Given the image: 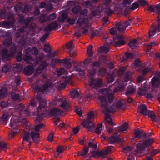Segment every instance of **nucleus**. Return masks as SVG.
Masks as SVG:
<instances>
[{"label":"nucleus","mask_w":160,"mask_h":160,"mask_svg":"<svg viewBox=\"0 0 160 160\" xmlns=\"http://www.w3.org/2000/svg\"><path fill=\"white\" fill-rule=\"evenodd\" d=\"M129 82L128 83H131L132 81L128 76H126L124 79V81L121 83V85L119 88L113 89L114 88L110 89L109 88L102 90V93L106 96H100L99 99L100 102V106L103 112H113L121 107L124 103L120 101H117L113 103L112 106L109 107L110 105L112 102L113 99V93L121 89L127 84L126 82Z\"/></svg>","instance_id":"nucleus-1"},{"label":"nucleus","mask_w":160,"mask_h":160,"mask_svg":"<svg viewBox=\"0 0 160 160\" xmlns=\"http://www.w3.org/2000/svg\"><path fill=\"white\" fill-rule=\"evenodd\" d=\"M113 0H107L105 1L102 5L103 11L106 13L107 15H109L112 13L114 10L119 11L122 9H125L123 12V15L127 16L128 14L127 11L128 7L131 3L130 0H123L122 3H120L116 6L113 4Z\"/></svg>","instance_id":"nucleus-2"},{"label":"nucleus","mask_w":160,"mask_h":160,"mask_svg":"<svg viewBox=\"0 0 160 160\" xmlns=\"http://www.w3.org/2000/svg\"><path fill=\"white\" fill-rule=\"evenodd\" d=\"M36 100H38L39 102V106L37 108V116L36 117V119L37 120H40L45 116L42 115V111L45 109V105L46 103L45 100L42 98L41 97H37L35 99L31 100L30 105L27 107V109L25 110V112L28 115H29V110L31 109V107H35L36 104Z\"/></svg>","instance_id":"nucleus-3"},{"label":"nucleus","mask_w":160,"mask_h":160,"mask_svg":"<svg viewBox=\"0 0 160 160\" xmlns=\"http://www.w3.org/2000/svg\"><path fill=\"white\" fill-rule=\"evenodd\" d=\"M43 126V124H42L38 125L36 126L34 129L30 131L28 134H25L23 138V142H30L31 140L37 142H38L39 136L38 132Z\"/></svg>","instance_id":"nucleus-4"},{"label":"nucleus","mask_w":160,"mask_h":160,"mask_svg":"<svg viewBox=\"0 0 160 160\" xmlns=\"http://www.w3.org/2000/svg\"><path fill=\"white\" fill-rule=\"evenodd\" d=\"M20 121L18 118L17 116H14L11 118L9 124L11 131L9 134V138H12L14 135L19 132L18 126Z\"/></svg>","instance_id":"nucleus-5"},{"label":"nucleus","mask_w":160,"mask_h":160,"mask_svg":"<svg viewBox=\"0 0 160 160\" xmlns=\"http://www.w3.org/2000/svg\"><path fill=\"white\" fill-rule=\"evenodd\" d=\"M95 117V113L93 111H91L88 114L87 119L82 122V125L89 131H91L94 128L92 120Z\"/></svg>","instance_id":"nucleus-6"},{"label":"nucleus","mask_w":160,"mask_h":160,"mask_svg":"<svg viewBox=\"0 0 160 160\" xmlns=\"http://www.w3.org/2000/svg\"><path fill=\"white\" fill-rule=\"evenodd\" d=\"M95 69H92L89 71V85L92 88H97L100 86L102 84V81L101 79L96 80L93 77L96 73Z\"/></svg>","instance_id":"nucleus-7"},{"label":"nucleus","mask_w":160,"mask_h":160,"mask_svg":"<svg viewBox=\"0 0 160 160\" xmlns=\"http://www.w3.org/2000/svg\"><path fill=\"white\" fill-rule=\"evenodd\" d=\"M153 142L152 139H150L145 141H141L137 145V149L135 151L136 153H142L145 151V148L149 145L152 144Z\"/></svg>","instance_id":"nucleus-8"},{"label":"nucleus","mask_w":160,"mask_h":160,"mask_svg":"<svg viewBox=\"0 0 160 160\" xmlns=\"http://www.w3.org/2000/svg\"><path fill=\"white\" fill-rule=\"evenodd\" d=\"M77 25L82 28V32L84 34L87 33L90 27L88 24V20L82 18H79L77 23Z\"/></svg>","instance_id":"nucleus-9"},{"label":"nucleus","mask_w":160,"mask_h":160,"mask_svg":"<svg viewBox=\"0 0 160 160\" xmlns=\"http://www.w3.org/2000/svg\"><path fill=\"white\" fill-rule=\"evenodd\" d=\"M52 104L54 105H58L65 109H67L69 106L68 103L63 97L55 98L53 101Z\"/></svg>","instance_id":"nucleus-10"},{"label":"nucleus","mask_w":160,"mask_h":160,"mask_svg":"<svg viewBox=\"0 0 160 160\" xmlns=\"http://www.w3.org/2000/svg\"><path fill=\"white\" fill-rule=\"evenodd\" d=\"M130 24L129 21H127L125 22H121L117 23L116 25V27L120 32H123L125 30L127 27Z\"/></svg>","instance_id":"nucleus-11"},{"label":"nucleus","mask_w":160,"mask_h":160,"mask_svg":"<svg viewBox=\"0 0 160 160\" xmlns=\"http://www.w3.org/2000/svg\"><path fill=\"white\" fill-rule=\"evenodd\" d=\"M16 50V47L13 46L12 47L11 50V53L8 54V50L6 49H4L2 51V53L3 55V58H7L9 57L12 56L15 52Z\"/></svg>","instance_id":"nucleus-12"},{"label":"nucleus","mask_w":160,"mask_h":160,"mask_svg":"<svg viewBox=\"0 0 160 160\" xmlns=\"http://www.w3.org/2000/svg\"><path fill=\"white\" fill-rule=\"evenodd\" d=\"M38 52V49L36 48H33L32 50L31 49L28 48L27 50H25V52L27 54V56H25L24 58V59L27 62H29V59L30 57L28 56V55H30L32 53L37 54Z\"/></svg>","instance_id":"nucleus-13"},{"label":"nucleus","mask_w":160,"mask_h":160,"mask_svg":"<svg viewBox=\"0 0 160 160\" xmlns=\"http://www.w3.org/2000/svg\"><path fill=\"white\" fill-rule=\"evenodd\" d=\"M71 75L69 74L68 76H65L63 79L65 80L64 82H62V83H57V87L60 88H64L66 84V83H68L70 81L71 79Z\"/></svg>","instance_id":"nucleus-14"},{"label":"nucleus","mask_w":160,"mask_h":160,"mask_svg":"<svg viewBox=\"0 0 160 160\" xmlns=\"http://www.w3.org/2000/svg\"><path fill=\"white\" fill-rule=\"evenodd\" d=\"M160 77V72H156L152 80V85L153 87L157 86L158 85Z\"/></svg>","instance_id":"nucleus-15"},{"label":"nucleus","mask_w":160,"mask_h":160,"mask_svg":"<svg viewBox=\"0 0 160 160\" xmlns=\"http://www.w3.org/2000/svg\"><path fill=\"white\" fill-rule=\"evenodd\" d=\"M56 17V15L54 14L50 15L48 17L46 15H43L40 18V22H43L48 20H52L55 19Z\"/></svg>","instance_id":"nucleus-16"},{"label":"nucleus","mask_w":160,"mask_h":160,"mask_svg":"<svg viewBox=\"0 0 160 160\" xmlns=\"http://www.w3.org/2000/svg\"><path fill=\"white\" fill-rule=\"evenodd\" d=\"M112 152L110 146L107 147V148L100 151V156L102 158H105L107 156Z\"/></svg>","instance_id":"nucleus-17"},{"label":"nucleus","mask_w":160,"mask_h":160,"mask_svg":"<svg viewBox=\"0 0 160 160\" xmlns=\"http://www.w3.org/2000/svg\"><path fill=\"white\" fill-rule=\"evenodd\" d=\"M138 111H139L141 113L146 115L148 114L147 109L145 104H141L138 108Z\"/></svg>","instance_id":"nucleus-18"},{"label":"nucleus","mask_w":160,"mask_h":160,"mask_svg":"<svg viewBox=\"0 0 160 160\" xmlns=\"http://www.w3.org/2000/svg\"><path fill=\"white\" fill-rule=\"evenodd\" d=\"M115 45L117 47H119L121 45H124L125 43L124 41L122 38L118 37L116 38L114 40Z\"/></svg>","instance_id":"nucleus-19"},{"label":"nucleus","mask_w":160,"mask_h":160,"mask_svg":"<svg viewBox=\"0 0 160 160\" xmlns=\"http://www.w3.org/2000/svg\"><path fill=\"white\" fill-rule=\"evenodd\" d=\"M120 140L118 136L117 135L111 137L108 139V142L111 144H113L116 142H118Z\"/></svg>","instance_id":"nucleus-20"},{"label":"nucleus","mask_w":160,"mask_h":160,"mask_svg":"<svg viewBox=\"0 0 160 160\" xmlns=\"http://www.w3.org/2000/svg\"><path fill=\"white\" fill-rule=\"evenodd\" d=\"M142 134V131L141 129H138L135 130L134 131V139H137L140 138Z\"/></svg>","instance_id":"nucleus-21"},{"label":"nucleus","mask_w":160,"mask_h":160,"mask_svg":"<svg viewBox=\"0 0 160 160\" xmlns=\"http://www.w3.org/2000/svg\"><path fill=\"white\" fill-rule=\"evenodd\" d=\"M62 113V111L58 108H54L51 110L49 112V114L53 115H58L61 114Z\"/></svg>","instance_id":"nucleus-22"},{"label":"nucleus","mask_w":160,"mask_h":160,"mask_svg":"<svg viewBox=\"0 0 160 160\" xmlns=\"http://www.w3.org/2000/svg\"><path fill=\"white\" fill-rule=\"evenodd\" d=\"M33 70V67L31 66H28L25 68L24 72L25 74L29 75L32 73Z\"/></svg>","instance_id":"nucleus-23"},{"label":"nucleus","mask_w":160,"mask_h":160,"mask_svg":"<svg viewBox=\"0 0 160 160\" xmlns=\"http://www.w3.org/2000/svg\"><path fill=\"white\" fill-rule=\"evenodd\" d=\"M70 95L73 98H78L80 96L79 91L76 90L72 91L70 92Z\"/></svg>","instance_id":"nucleus-24"},{"label":"nucleus","mask_w":160,"mask_h":160,"mask_svg":"<svg viewBox=\"0 0 160 160\" xmlns=\"http://www.w3.org/2000/svg\"><path fill=\"white\" fill-rule=\"evenodd\" d=\"M58 25L57 22L52 23L49 24L47 27H46V29L47 31H50L52 29H55L58 27Z\"/></svg>","instance_id":"nucleus-25"},{"label":"nucleus","mask_w":160,"mask_h":160,"mask_svg":"<svg viewBox=\"0 0 160 160\" xmlns=\"http://www.w3.org/2000/svg\"><path fill=\"white\" fill-rule=\"evenodd\" d=\"M47 64L45 62H43L41 64L37 70V72L38 73H40L42 72V70L47 66Z\"/></svg>","instance_id":"nucleus-26"},{"label":"nucleus","mask_w":160,"mask_h":160,"mask_svg":"<svg viewBox=\"0 0 160 160\" xmlns=\"http://www.w3.org/2000/svg\"><path fill=\"white\" fill-rule=\"evenodd\" d=\"M159 31L158 29H157L154 27H153L149 32V36L150 37L153 36Z\"/></svg>","instance_id":"nucleus-27"},{"label":"nucleus","mask_w":160,"mask_h":160,"mask_svg":"<svg viewBox=\"0 0 160 160\" xmlns=\"http://www.w3.org/2000/svg\"><path fill=\"white\" fill-rule=\"evenodd\" d=\"M109 50V48L107 45H104L103 46L101 47L100 50V51L102 53H107Z\"/></svg>","instance_id":"nucleus-28"},{"label":"nucleus","mask_w":160,"mask_h":160,"mask_svg":"<svg viewBox=\"0 0 160 160\" xmlns=\"http://www.w3.org/2000/svg\"><path fill=\"white\" fill-rule=\"evenodd\" d=\"M129 46L132 49H135L137 46V43L136 40L131 41L129 44Z\"/></svg>","instance_id":"nucleus-29"},{"label":"nucleus","mask_w":160,"mask_h":160,"mask_svg":"<svg viewBox=\"0 0 160 160\" xmlns=\"http://www.w3.org/2000/svg\"><path fill=\"white\" fill-rule=\"evenodd\" d=\"M157 5H150L148 6V10L151 12H155L157 9Z\"/></svg>","instance_id":"nucleus-30"},{"label":"nucleus","mask_w":160,"mask_h":160,"mask_svg":"<svg viewBox=\"0 0 160 160\" xmlns=\"http://www.w3.org/2000/svg\"><path fill=\"white\" fill-rule=\"evenodd\" d=\"M128 125L127 123H124L120 127H118V129L120 131L123 132L126 130L128 128Z\"/></svg>","instance_id":"nucleus-31"},{"label":"nucleus","mask_w":160,"mask_h":160,"mask_svg":"<svg viewBox=\"0 0 160 160\" xmlns=\"http://www.w3.org/2000/svg\"><path fill=\"white\" fill-rule=\"evenodd\" d=\"M88 148L87 147H85L84 148L83 150L81 152H78V155L82 156H83L88 153Z\"/></svg>","instance_id":"nucleus-32"},{"label":"nucleus","mask_w":160,"mask_h":160,"mask_svg":"<svg viewBox=\"0 0 160 160\" xmlns=\"http://www.w3.org/2000/svg\"><path fill=\"white\" fill-rule=\"evenodd\" d=\"M63 62L65 63V67L67 69H69L71 67V65L70 63V59H66L64 60Z\"/></svg>","instance_id":"nucleus-33"},{"label":"nucleus","mask_w":160,"mask_h":160,"mask_svg":"<svg viewBox=\"0 0 160 160\" xmlns=\"http://www.w3.org/2000/svg\"><path fill=\"white\" fill-rule=\"evenodd\" d=\"M105 120L106 122L112 126H113L114 125L113 120L109 116L106 115L105 118Z\"/></svg>","instance_id":"nucleus-34"},{"label":"nucleus","mask_w":160,"mask_h":160,"mask_svg":"<svg viewBox=\"0 0 160 160\" xmlns=\"http://www.w3.org/2000/svg\"><path fill=\"white\" fill-rule=\"evenodd\" d=\"M7 149V144L5 142L1 141L0 142V150L5 151Z\"/></svg>","instance_id":"nucleus-35"},{"label":"nucleus","mask_w":160,"mask_h":160,"mask_svg":"<svg viewBox=\"0 0 160 160\" xmlns=\"http://www.w3.org/2000/svg\"><path fill=\"white\" fill-rule=\"evenodd\" d=\"M64 150L63 147L62 146H59L57 148V152H58V154H55V157H57L62 152H63Z\"/></svg>","instance_id":"nucleus-36"},{"label":"nucleus","mask_w":160,"mask_h":160,"mask_svg":"<svg viewBox=\"0 0 160 160\" xmlns=\"http://www.w3.org/2000/svg\"><path fill=\"white\" fill-rule=\"evenodd\" d=\"M135 91V88L132 85H130L128 87L127 92L131 93H133Z\"/></svg>","instance_id":"nucleus-37"},{"label":"nucleus","mask_w":160,"mask_h":160,"mask_svg":"<svg viewBox=\"0 0 160 160\" xmlns=\"http://www.w3.org/2000/svg\"><path fill=\"white\" fill-rule=\"evenodd\" d=\"M102 129V125L101 124H99L97 126V127L96 129L95 132H96L99 134L101 133V131Z\"/></svg>","instance_id":"nucleus-38"},{"label":"nucleus","mask_w":160,"mask_h":160,"mask_svg":"<svg viewBox=\"0 0 160 160\" xmlns=\"http://www.w3.org/2000/svg\"><path fill=\"white\" fill-rule=\"evenodd\" d=\"M140 64L139 60L138 59L135 60L132 65V67L136 68L138 67Z\"/></svg>","instance_id":"nucleus-39"},{"label":"nucleus","mask_w":160,"mask_h":160,"mask_svg":"<svg viewBox=\"0 0 160 160\" xmlns=\"http://www.w3.org/2000/svg\"><path fill=\"white\" fill-rule=\"evenodd\" d=\"M7 92V89L5 88H3L0 91V98H2L5 96Z\"/></svg>","instance_id":"nucleus-40"},{"label":"nucleus","mask_w":160,"mask_h":160,"mask_svg":"<svg viewBox=\"0 0 160 160\" xmlns=\"http://www.w3.org/2000/svg\"><path fill=\"white\" fill-rule=\"evenodd\" d=\"M10 113H6L4 114L2 117V120L5 122H7L9 118Z\"/></svg>","instance_id":"nucleus-41"},{"label":"nucleus","mask_w":160,"mask_h":160,"mask_svg":"<svg viewBox=\"0 0 160 160\" xmlns=\"http://www.w3.org/2000/svg\"><path fill=\"white\" fill-rule=\"evenodd\" d=\"M148 115L150 117L153 121H155L156 116L154 112L152 111H148Z\"/></svg>","instance_id":"nucleus-42"},{"label":"nucleus","mask_w":160,"mask_h":160,"mask_svg":"<svg viewBox=\"0 0 160 160\" xmlns=\"http://www.w3.org/2000/svg\"><path fill=\"white\" fill-rule=\"evenodd\" d=\"M68 16L66 12H62L61 17L59 19V21L60 22L63 21L64 19L67 18Z\"/></svg>","instance_id":"nucleus-43"},{"label":"nucleus","mask_w":160,"mask_h":160,"mask_svg":"<svg viewBox=\"0 0 160 160\" xmlns=\"http://www.w3.org/2000/svg\"><path fill=\"white\" fill-rule=\"evenodd\" d=\"M57 73L58 75H61L62 73H64L65 74H66L68 75V73L66 72L65 70L63 68H61L60 70L57 71Z\"/></svg>","instance_id":"nucleus-44"},{"label":"nucleus","mask_w":160,"mask_h":160,"mask_svg":"<svg viewBox=\"0 0 160 160\" xmlns=\"http://www.w3.org/2000/svg\"><path fill=\"white\" fill-rule=\"evenodd\" d=\"M92 47L91 46H89L87 49V53L88 56H91L93 53L92 51Z\"/></svg>","instance_id":"nucleus-45"},{"label":"nucleus","mask_w":160,"mask_h":160,"mask_svg":"<svg viewBox=\"0 0 160 160\" xmlns=\"http://www.w3.org/2000/svg\"><path fill=\"white\" fill-rule=\"evenodd\" d=\"M137 2L139 5L143 6L146 5L147 3V1L145 0H139Z\"/></svg>","instance_id":"nucleus-46"},{"label":"nucleus","mask_w":160,"mask_h":160,"mask_svg":"<svg viewBox=\"0 0 160 160\" xmlns=\"http://www.w3.org/2000/svg\"><path fill=\"white\" fill-rule=\"evenodd\" d=\"M91 156L97 157L100 156V151H93L91 153Z\"/></svg>","instance_id":"nucleus-47"},{"label":"nucleus","mask_w":160,"mask_h":160,"mask_svg":"<svg viewBox=\"0 0 160 160\" xmlns=\"http://www.w3.org/2000/svg\"><path fill=\"white\" fill-rule=\"evenodd\" d=\"M10 103L7 102H2L0 103L1 107L2 108H4L6 106H8Z\"/></svg>","instance_id":"nucleus-48"},{"label":"nucleus","mask_w":160,"mask_h":160,"mask_svg":"<svg viewBox=\"0 0 160 160\" xmlns=\"http://www.w3.org/2000/svg\"><path fill=\"white\" fill-rule=\"evenodd\" d=\"M10 67L9 65H5L2 68V71L3 72H6L10 70Z\"/></svg>","instance_id":"nucleus-49"},{"label":"nucleus","mask_w":160,"mask_h":160,"mask_svg":"<svg viewBox=\"0 0 160 160\" xmlns=\"http://www.w3.org/2000/svg\"><path fill=\"white\" fill-rule=\"evenodd\" d=\"M139 7V5L137 2L132 4L130 9L132 10H134L137 8Z\"/></svg>","instance_id":"nucleus-50"},{"label":"nucleus","mask_w":160,"mask_h":160,"mask_svg":"<svg viewBox=\"0 0 160 160\" xmlns=\"http://www.w3.org/2000/svg\"><path fill=\"white\" fill-rule=\"evenodd\" d=\"M80 9V7L77 6L72 8V11L73 13H76L78 12Z\"/></svg>","instance_id":"nucleus-51"},{"label":"nucleus","mask_w":160,"mask_h":160,"mask_svg":"<svg viewBox=\"0 0 160 160\" xmlns=\"http://www.w3.org/2000/svg\"><path fill=\"white\" fill-rule=\"evenodd\" d=\"M12 99L14 100H17L19 98V96L18 94L12 93L11 95Z\"/></svg>","instance_id":"nucleus-52"},{"label":"nucleus","mask_w":160,"mask_h":160,"mask_svg":"<svg viewBox=\"0 0 160 160\" xmlns=\"http://www.w3.org/2000/svg\"><path fill=\"white\" fill-rule=\"evenodd\" d=\"M76 71L79 72V74L81 76H83L84 75V72L83 70H82L81 68L78 67L75 68Z\"/></svg>","instance_id":"nucleus-53"},{"label":"nucleus","mask_w":160,"mask_h":160,"mask_svg":"<svg viewBox=\"0 0 160 160\" xmlns=\"http://www.w3.org/2000/svg\"><path fill=\"white\" fill-rule=\"evenodd\" d=\"M88 147L91 148L95 149L96 148L97 145L95 143L90 142L88 143Z\"/></svg>","instance_id":"nucleus-54"},{"label":"nucleus","mask_w":160,"mask_h":160,"mask_svg":"<svg viewBox=\"0 0 160 160\" xmlns=\"http://www.w3.org/2000/svg\"><path fill=\"white\" fill-rule=\"evenodd\" d=\"M82 5L86 7H89L91 5V2L89 1H86L83 2Z\"/></svg>","instance_id":"nucleus-55"},{"label":"nucleus","mask_w":160,"mask_h":160,"mask_svg":"<svg viewBox=\"0 0 160 160\" xmlns=\"http://www.w3.org/2000/svg\"><path fill=\"white\" fill-rule=\"evenodd\" d=\"M127 155L128 156V159L127 160H135V158L133 157L131 154L127 153Z\"/></svg>","instance_id":"nucleus-56"},{"label":"nucleus","mask_w":160,"mask_h":160,"mask_svg":"<svg viewBox=\"0 0 160 160\" xmlns=\"http://www.w3.org/2000/svg\"><path fill=\"white\" fill-rule=\"evenodd\" d=\"M73 42L72 41H70L66 45V48L68 49H71L72 48L73 46L72 45Z\"/></svg>","instance_id":"nucleus-57"},{"label":"nucleus","mask_w":160,"mask_h":160,"mask_svg":"<svg viewBox=\"0 0 160 160\" xmlns=\"http://www.w3.org/2000/svg\"><path fill=\"white\" fill-rule=\"evenodd\" d=\"M79 129L78 128L76 127L73 129L72 132L71 134V135H73L77 134L78 132Z\"/></svg>","instance_id":"nucleus-58"},{"label":"nucleus","mask_w":160,"mask_h":160,"mask_svg":"<svg viewBox=\"0 0 160 160\" xmlns=\"http://www.w3.org/2000/svg\"><path fill=\"white\" fill-rule=\"evenodd\" d=\"M53 133H50L48 138V140L49 141L52 142L53 141Z\"/></svg>","instance_id":"nucleus-59"},{"label":"nucleus","mask_w":160,"mask_h":160,"mask_svg":"<svg viewBox=\"0 0 160 160\" xmlns=\"http://www.w3.org/2000/svg\"><path fill=\"white\" fill-rule=\"evenodd\" d=\"M11 40L10 39L8 40H6L4 42V44L6 46H9L11 44Z\"/></svg>","instance_id":"nucleus-60"},{"label":"nucleus","mask_w":160,"mask_h":160,"mask_svg":"<svg viewBox=\"0 0 160 160\" xmlns=\"http://www.w3.org/2000/svg\"><path fill=\"white\" fill-rule=\"evenodd\" d=\"M76 113L78 114V115L81 116H82V112L81 110L79 108H76L75 110Z\"/></svg>","instance_id":"nucleus-61"},{"label":"nucleus","mask_w":160,"mask_h":160,"mask_svg":"<svg viewBox=\"0 0 160 160\" xmlns=\"http://www.w3.org/2000/svg\"><path fill=\"white\" fill-rule=\"evenodd\" d=\"M125 57L127 58H133L132 54V53L127 52L125 54Z\"/></svg>","instance_id":"nucleus-62"},{"label":"nucleus","mask_w":160,"mask_h":160,"mask_svg":"<svg viewBox=\"0 0 160 160\" xmlns=\"http://www.w3.org/2000/svg\"><path fill=\"white\" fill-rule=\"evenodd\" d=\"M110 33L112 35H114L116 33V30L115 28H112L110 29Z\"/></svg>","instance_id":"nucleus-63"},{"label":"nucleus","mask_w":160,"mask_h":160,"mask_svg":"<svg viewBox=\"0 0 160 160\" xmlns=\"http://www.w3.org/2000/svg\"><path fill=\"white\" fill-rule=\"evenodd\" d=\"M14 67L18 68V71H21L22 68V67L21 65L19 64H17Z\"/></svg>","instance_id":"nucleus-64"}]
</instances>
